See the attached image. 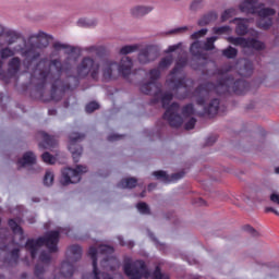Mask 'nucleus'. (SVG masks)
<instances>
[{"instance_id":"32","label":"nucleus","mask_w":279,"mask_h":279,"mask_svg":"<svg viewBox=\"0 0 279 279\" xmlns=\"http://www.w3.org/2000/svg\"><path fill=\"white\" fill-rule=\"evenodd\" d=\"M171 64H173V56H167L160 60V62L158 64V69L160 71H165V70L169 69V66H171Z\"/></svg>"},{"instance_id":"35","label":"nucleus","mask_w":279,"mask_h":279,"mask_svg":"<svg viewBox=\"0 0 279 279\" xmlns=\"http://www.w3.org/2000/svg\"><path fill=\"white\" fill-rule=\"evenodd\" d=\"M204 0H192L190 3V10L191 12H199V10H204Z\"/></svg>"},{"instance_id":"5","label":"nucleus","mask_w":279,"mask_h":279,"mask_svg":"<svg viewBox=\"0 0 279 279\" xmlns=\"http://www.w3.org/2000/svg\"><path fill=\"white\" fill-rule=\"evenodd\" d=\"M186 62H189L186 57L180 58L177 62V65L167 78L169 88L177 93L179 99L189 97V93H191L189 84H193V81L189 78L185 80L184 77L180 76V69H182V66H186Z\"/></svg>"},{"instance_id":"26","label":"nucleus","mask_w":279,"mask_h":279,"mask_svg":"<svg viewBox=\"0 0 279 279\" xmlns=\"http://www.w3.org/2000/svg\"><path fill=\"white\" fill-rule=\"evenodd\" d=\"M219 112V99H213L207 107L204 108L203 113H198L199 116L202 114H208L209 117L217 114Z\"/></svg>"},{"instance_id":"44","label":"nucleus","mask_w":279,"mask_h":279,"mask_svg":"<svg viewBox=\"0 0 279 279\" xmlns=\"http://www.w3.org/2000/svg\"><path fill=\"white\" fill-rule=\"evenodd\" d=\"M236 14V10L234 9H228L226 10L221 15V21H228V19H232Z\"/></svg>"},{"instance_id":"52","label":"nucleus","mask_w":279,"mask_h":279,"mask_svg":"<svg viewBox=\"0 0 279 279\" xmlns=\"http://www.w3.org/2000/svg\"><path fill=\"white\" fill-rule=\"evenodd\" d=\"M19 260V248L11 252V263H16Z\"/></svg>"},{"instance_id":"2","label":"nucleus","mask_w":279,"mask_h":279,"mask_svg":"<svg viewBox=\"0 0 279 279\" xmlns=\"http://www.w3.org/2000/svg\"><path fill=\"white\" fill-rule=\"evenodd\" d=\"M248 88L247 82L244 80L234 81V78H222L217 85L213 83L201 84L194 92V97H196V102L198 106H204L206 99H208V93L216 90L218 95H223V93H235V95H245Z\"/></svg>"},{"instance_id":"10","label":"nucleus","mask_w":279,"mask_h":279,"mask_svg":"<svg viewBox=\"0 0 279 279\" xmlns=\"http://www.w3.org/2000/svg\"><path fill=\"white\" fill-rule=\"evenodd\" d=\"M228 43L234 45L235 47H241L245 53L254 49L255 51H263L265 45L255 38L245 39L243 37H228Z\"/></svg>"},{"instance_id":"21","label":"nucleus","mask_w":279,"mask_h":279,"mask_svg":"<svg viewBox=\"0 0 279 279\" xmlns=\"http://www.w3.org/2000/svg\"><path fill=\"white\" fill-rule=\"evenodd\" d=\"M132 66H133L132 58L124 56L121 58V61L118 65V71L124 76L130 75V73H132Z\"/></svg>"},{"instance_id":"55","label":"nucleus","mask_w":279,"mask_h":279,"mask_svg":"<svg viewBox=\"0 0 279 279\" xmlns=\"http://www.w3.org/2000/svg\"><path fill=\"white\" fill-rule=\"evenodd\" d=\"M120 138H123V135H110L108 141H119Z\"/></svg>"},{"instance_id":"41","label":"nucleus","mask_w":279,"mask_h":279,"mask_svg":"<svg viewBox=\"0 0 279 279\" xmlns=\"http://www.w3.org/2000/svg\"><path fill=\"white\" fill-rule=\"evenodd\" d=\"M252 71H254V65H252V62L246 61L244 64V72H242L241 74L244 77H250V75H252Z\"/></svg>"},{"instance_id":"62","label":"nucleus","mask_w":279,"mask_h":279,"mask_svg":"<svg viewBox=\"0 0 279 279\" xmlns=\"http://www.w3.org/2000/svg\"><path fill=\"white\" fill-rule=\"evenodd\" d=\"M3 68V61L0 60V71Z\"/></svg>"},{"instance_id":"1","label":"nucleus","mask_w":279,"mask_h":279,"mask_svg":"<svg viewBox=\"0 0 279 279\" xmlns=\"http://www.w3.org/2000/svg\"><path fill=\"white\" fill-rule=\"evenodd\" d=\"M49 40H53V37L43 31H39L36 34L28 36L27 41L24 44V47L17 45L13 48L7 45V47L0 50V58L2 60H8L21 53L22 58H25L27 62H34L40 58V51L38 49H47L49 47Z\"/></svg>"},{"instance_id":"43","label":"nucleus","mask_w":279,"mask_h":279,"mask_svg":"<svg viewBox=\"0 0 279 279\" xmlns=\"http://www.w3.org/2000/svg\"><path fill=\"white\" fill-rule=\"evenodd\" d=\"M208 34V28H203L201 31L195 32L191 35L192 40H197V38H204Z\"/></svg>"},{"instance_id":"49","label":"nucleus","mask_w":279,"mask_h":279,"mask_svg":"<svg viewBox=\"0 0 279 279\" xmlns=\"http://www.w3.org/2000/svg\"><path fill=\"white\" fill-rule=\"evenodd\" d=\"M197 123V120L195 118H191L186 123H185V130H193L195 128V124Z\"/></svg>"},{"instance_id":"23","label":"nucleus","mask_w":279,"mask_h":279,"mask_svg":"<svg viewBox=\"0 0 279 279\" xmlns=\"http://www.w3.org/2000/svg\"><path fill=\"white\" fill-rule=\"evenodd\" d=\"M190 51L194 58L198 60H206V54H204V46H202V41H194L191 45Z\"/></svg>"},{"instance_id":"34","label":"nucleus","mask_w":279,"mask_h":279,"mask_svg":"<svg viewBox=\"0 0 279 279\" xmlns=\"http://www.w3.org/2000/svg\"><path fill=\"white\" fill-rule=\"evenodd\" d=\"M53 49L54 51H66V53H73V48L69 44L56 41L53 44Z\"/></svg>"},{"instance_id":"60","label":"nucleus","mask_w":279,"mask_h":279,"mask_svg":"<svg viewBox=\"0 0 279 279\" xmlns=\"http://www.w3.org/2000/svg\"><path fill=\"white\" fill-rule=\"evenodd\" d=\"M156 185H154V184H149L148 185V191H151V189H154Z\"/></svg>"},{"instance_id":"50","label":"nucleus","mask_w":279,"mask_h":279,"mask_svg":"<svg viewBox=\"0 0 279 279\" xmlns=\"http://www.w3.org/2000/svg\"><path fill=\"white\" fill-rule=\"evenodd\" d=\"M187 29H189V26H182V27L170 31L169 34H185Z\"/></svg>"},{"instance_id":"20","label":"nucleus","mask_w":279,"mask_h":279,"mask_svg":"<svg viewBox=\"0 0 279 279\" xmlns=\"http://www.w3.org/2000/svg\"><path fill=\"white\" fill-rule=\"evenodd\" d=\"M38 136L43 138V142L39 143V147H43L44 149H50V147H56L58 145V140L44 131H40Z\"/></svg>"},{"instance_id":"25","label":"nucleus","mask_w":279,"mask_h":279,"mask_svg":"<svg viewBox=\"0 0 279 279\" xmlns=\"http://www.w3.org/2000/svg\"><path fill=\"white\" fill-rule=\"evenodd\" d=\"M69 260L71 263H77L82 258V247L80 245H72L68 250Z\"/></svg>"},{"instance_id":"38","label":"nucleus","mask_w":279,"mask_h":279,"mask_svg":"<svg viewBox=\"0 0 279 279\" xmlns=\"http://www.w3.org/2000/svg\"><path fill=\"white\" fill-rule=\"evenodd\" d=\"M136 208L142 215H151V210L149 209V205H147V203H138Z\"/></svg>"},{"instance_id":"64","label":"nucleus","mask_w":279,"mask_h":279,"mask_svg":"<svg viewBox=\"0 0 279 279\" xmlns=\"http://www.w3.org/2000/svg\"><path fill=\"white\" fill-rule=\"evenodd\" d=\"M275 172H276V173H279V167L275 169Z\"/></svg>"},{"instance_id":"33","label":"nucleus","mask_w":279,"mask_h":279,"mask_svg":"<svg viewBox=\"0 0 279 279\" xmlns=\"http://www.w3.org/2000/svg\"><path fill=\"white\" fill-rule=\"evenodd\" d=\"M238 21L240 22L238 23L235 32L239 34V36H245V34H247V20L243 19Z\"/></svg>"},{"instance_id":"61","label":"nucleus","mask_w":279,"mask_h":279,"mask_svg":"<svg viewBox=\"0 0 279 279\" xmlns=\"http://www.w3.org/2000/svg\"><path fill=\"white\" fill-rule=\"evenodd\" d=\"M49 114H56V110H49Z\"/></svg>"},{"instance_id":"47","label":"nucleus","mask_w":279,"mask_h":279,"mask_svg":"<svg viewBox=\"0 0 279 279\" xmlns=\"http://www.w3.org/2000/svg\"><path fill=\"white\" fill-rule=\"evenodd\" d=\"M230 26L215 27L214 34H228Z\"/></svg>"},{"instance_id":"48","label":"nucleus","mask_w":279,"mask_h":279,"mask_svg":"<svg viewBox=\"0 0 279 279\" xmlns=\"http://www.w3.org/2000/svg\"><path fill=\"white\" fill-rule=\"evenodd\" d=\"M39 260L41 263H50L51 260V255H49V253L47 252H41L40 256H39Z\"/></svg>"},{"instance_id":"27","label":"nucleus","mask_w":279,"mask_h":279,"mask_svg":"<svg viewBox=\"0 0 279 279\" xmlns=\"http://www.w3.org/2000/svg\"><path fill=\"white\" fill-rule=\"evenodd\" d=\"M138 184V180L134 177L122 179L118 184L119 189H135Z\"/></svg>"},{"instance_id":"4","label":"nucleus","mask_w":279,"mask_h":279,"mask_svg":"<svg viewBox=\"0 0 279 279\" xmlns=\"http://www.w3.org/2000/svg\"><path fill=\"white\" fill-rule=\"evenodd\" d=\"M146 77L149 82L142 84L141 92L144 95H154L157 101L161 100L162 108H167L173 99V94L169 92L162 93V89L159 87L158 83H156L160 80V69L154 68L149 70Z\"/></svg>"},{"instance_id":"15","label":"nucleus","mask_w":279,"mask_h":279,"mask_svg":"<svg viewBox=\"0 0 279 279\" xmlns=\"http://www.w3.org/2000/svg\"><path fill=\"white\" fill-rule=\"evenodd\" d=\"M158 58V49L155 46H146L137 54L140 64H149Z\"/></svg>"},{"instance_id":"14","label":"nucleus","mask_w":279,"mask_h":279,"mask_svg":"<svg viewBox=\"0 0 279 279\" xmlns=\"http://www.w3.org/2000/svg\"><path fill=\"white\" fill-rule=\"evenodd\" d=\"M19 38H21V34L0 25V47L12 46Z\"/></svg>"},{"instance_id":"63","label":"nucleus","mask_w":279,"mask_h":279,"mask_svg":"<svg viewBox=\"0 0 279 279\" xmlns=\"http://www.w3.org/2000/svg\"><path fill=\"white\" fill-rule=\"evenodd\" d=\"M0 232H1V233H3V232H8V230H5V229H1V230H0Z\"/></svg>"},{"instance_id":"31","label":"nucleus","mask_w":279,"mask_h":279,"mask_svg":"<svg viewBox=\"0 0 279 279\" xmlns=\"http://www.w3.org/2000/svg\"><path fill=\"white\" fill-rule=\"evenodd\" d=\"M138 49H141V46L138 44L126 45V46H123L119 50V53H120V56H128L130 53H136V51H138Z\"/></svg>"},{"instance_id":"18","label":"nucleus","mask_w":279,"mask_h":279,"mask_svg":"<svg viewBox=\"0 0 279 279\" xmlns=\"http://www.w3.org/2000/svg\"><path fill=\"white\" fill-rule=\"evenodd\" d=\"M75 271V267L70 262H63L59 269V275L54 276V279L71 278Z\"/></svg>"},{"instance_id":"39","label":"nucleus","mask_w":279,"mask_h":279,"mask_svg":"<svg viewBox=\"0 0 279 279\" xmlns=\"http://www.w3.org/2000/svg\"><path fill=\"white\" fill-rule=\"evenodd\" d=\"M183 117H193L195 114V108H193V104H189L182 109Z\"/></svg>"},{"instance_id":"9","label":"nucleus","mask_w":279,"mask_h":279,"mask_svg":"<svg viewBox=\"0 0 279 279\" xmlns=\"http://www.w3.org/2000/svg\"><path fill=\"white\" fill-rule=\"evenodd\" d=\"M101 65L95 59L90 57H84L76 68V77L78 80H84L90 75L93 80L99 77V71Z\"/></svg>"},{"instance_id":"56","label":"nucleus","mask_w":279,"mask_h":279,"mask_svg":"<svg viewBox=\"0 0 279 279\" xmlns=\"http://www.w3.org/2000/svg\"><path fill=\"white\" fill-rule=\"evenodd\" d=\"M87 51L89 53H98L99 52V48L95 47V46H92L87 49Z\"/></svg>"},{"instance_id":"51","label":"nucleus","mask_w":279,"mask_h":279,"mask_svg":"<svg viewBox=\"0 0 279 279\" xmlns=\"http://www.w3.org/2000/svg\"><path fill=\"white\" fill-rule=\"evenodd\" d=\"M270 202L279 206V194L277 192H274L272 194H270Z\"/></svg>"},{"instance_id":"28","label":"nucleus","mask_w":279,"mask_h":279,"mask_svg":"<svg viewBox=\"0 0 279 279\" xmlns=\"http://www.w3.org/2000/svg\"><path fill=\"white\" fill-rule=\"evenodd\" d=\"M213 21H217V13H207L198 20L197 25L199 27H206V25H209Z\"/></svg>"},{"instance_id":"13","label":"nucleus","mask_w":279,"mask_h":279,"mask_svg":"<svg viewBox=\"0 0 279 279\" xmlns=\"http://www.w3.org/2000/svg\"><path fill=\"white\" fill-rule=\"evenodd\" d=\"M163 119L171 125V128H180L184 120L180 116V105L178 102H173L163 114Z\"/></svg>"},{"instance_id":"54","label":"nucleus","mask_w":279,"mask_h":279,"mask_svg":"<svg viewBox=\"0 0 279 279\" xmlns=\"http://www.w3.org/2000/svg\"><path fill=\"white\" fill-rule=\"evenodd\" d=\"M265 213H274L277 217H279V211L275 209L274 207H266Z\"/></svg>"},{"instance_id":"45","label":"nucleus","mask_w":279,"mask_h":279,"mask_svg":"<svg viewBox=\"0 0 279 279\" xmlns=\"http://www.w3.org/2000/svg\"><path fill=\"white\" fill-rule=\"evenodd\" d=\"M153 276L155 279H169V275H165V274L160 272L159 267H156Z\"/></svg>"},{"instance_id":"36","label":"nucleus","mask_w":279,"mask_h":279,"mask_svg":"<svg viewBox=\"0 0 279 279\" xmlns=\"http://www.w3.org/2000/svg\"><path fill=\"white\" fill-rule=\"evenodd\" d=\"M217 40V37H208L206 41L204 43L203 50L204 51H213L215 49V43Z\"/></svg>"},{"instance_id":"57","label":"nucleus","mask_w":279,"mask_h":279,"mask_svg":"<svg viewBox=\"0 0 279 279\" xmlns=\"http://www.w3.org/2000/svg\"><path fill=\"white\" fill-rule=\"evenodd\" d=\"M78 25H81V27H86V25H88V23L86 22V20L81 19V20H78Z\"/></svg>"},{"instance_id":"40","label":"nucleus","mask_w":279,"mask_h":279,"mask_svg":"<svg viewBox=\"0 0 279 279\" xmlns=\"http://www.w3.org/2000/svg\"><path fill=\"white\" fill-rule=\"evenodd\" d=\"M41 159L46 165H56V157L47 151L41 155Z\"/></svg>"},{"instance_id":"19","label":"nucleus","mask_w":279,"mask_h":279,"mask_svg":"<svg viewBox=\"0 0 279 279\" xmlns=\"http://www.w3.org/2000/svg\"><path fill=\"white\" fill-rule=\"evenodd\" d=\"M118 64L112 60H105L102 62V77L104 80H112V74L117 71Z\"/></svg>"},{"instance_id":"8","label":"nucleus","mask_w":279,"mask_h":279,"mask_svg":"<svg viewBox=\"0 0 279 279\" xmlns=\"http://www.w3.org/2000/svg\"><path fill=\"white\" fill-rule=\"evenodd\" d=\"M60 242L59 231H49L44 236L37 240H28L26 242L25 248L31 252L32 258H36L38 250L46 245L50 253L58 252V243Z\"/></svg>"},{"instance_id":"7","label":"nucleus","mask_w":279,"mask_h":279,"mask_svg":"<svg viewBox=\"0 0 279 279\" xmlns=\"http://www.w3.org/2000/svg\"><path fill=\"white\" fill-rule=\"evenodd\" d=\"M62 71V63L60 60L54 59L49 61V59H41L35 66L32 73V82L37 84H45L48 80H51L56 73Z\"/></svg>"},{"instance_id":"53","label":"nucleus","mask_w":279,"mask_h":279,"mask_svg":"<svg viewBox=\"0 0 279 279\" xmlns=\"http://www.w3.org/2000/svg\"><path fill=\"white\" fill-rule=\"evenodd\" d=\"M178 49H180V44L169 46V48L167 49V53H173V51H178Z\"/></svg>"},{"instance_id":"24","label":"nucleus","mask_w":279,"mask_h":279,"mask_svg":"<svg viewBox=\"0 0 279 279\" xmlns=\"http://www.w3.org/2000/svg\"><path fill=\"white\" fill-rule=\"evenodd\" d=\"M19 167H32L36 165V155L33 151H26L17 161Z\"/></svg>"},{"instance_id":"3","label":"nucleus","mask_w":279,"mask_h":279,"mask_svg":"<svg viewBox=\"0 0 279 279\" xmlns=\"http://www.w3.org/2000/svg\"><path fill=\"white\" fill-rule=\"evenodd\" d=\"M113 253H114V248L108 245H100L98 246V248H95V246L89 247L88 256L93 260L92 279H112L110 275L99 271V268H97V257L104 256L101 260V267H104V269L109 268L112 271L117 269V267H119V260L110 256V254H113Z\"/></svg>"},{"instance_id":"58","label":"nucleus","mask_w":279,"mask_h":279,"mask_svg":"<svg viewBox=\"0 0 279 279\" xmlns=\"http://www.w3.org/2000/svg\"><path fill=\"white\" fill-rule=\"evenodd\" d=\"M245 229L251 232V234H256V230L250 226H246Z\"/></svg>"},{"instance_id":"30","label":"nucleus","mask_w":279,"mask_h":279,"mask_svg":"<svg viewBox=\"0 0 279 279\" xmlns=\"http://www.w3.org/2000/svg\"><path fill=\"white\" fill-rule=\"evenodd\" d=\"M267 269L269 272L266 275V278L269 279H278L279 277V265L276 263H268L266 264Z\"/></svg>"},{"instance_id":"42","label":"nucleus","mask_w":279,"mask_h":279,"mask_svg":"<svg viewBox=\"0 0 279 279\" xmlns=\"http://www.w3.org/2000/svg\"><path fill=\"white\" fill-rule=\"evenodd\" d=\"M44 184L46 186H51L53 184V172L47 171L44 178Z\"/></svg>"},{"instance_id":"11","label":"nucleus","mask_w":279,"mask_h":279,"mask_svg":"<svg viewBox=\"0 0 279 279\" xmlns=\"http://www.w3.org/2000/svg\"><path fill=\"white\" fill-rule=\"evenodd\" d=\"M87 171L88 168L82 165L76 166V169L65 168L62 171L61 184H63L64 186L69 184H77V182L82 180V173H86Z\"/></svg>"},{"instance_id":"46","label":"nucleus","mask_w":279,"mask_h":279,"mask_svg":"<svg viewBox=\"0 0 279 279\" xmlns=\"http://www.w3.org/2000/svg\"><path fill=\"white\" fill-rule=\"evenodd\" d=\"M95 110H99V104L93 101L86 106V112L90 113V112H95Z\"/></svg>"},{"instance_id":"29","label":"nucleus","mask_w":279,"mask_h":279,"mask_svg":"<svg viewBox=\"0 0 279 279\" xmlns=\"http://www.w3.org/2000/svg\"><path fill=\"white\" fill-rule=\"evenodd\" d=\"M21 69V59L19 57H14L9 61V73L10 75H16L19 70Z\"/></svg>"},{"instance_id":"12","label":"nucleus","mask_w":279,"mask_h":279,"mask_svg":"<svg viewBox=\"0 0 279 279\" xmlns=\"http://www.w3.org/2000/svg\"><path fill=\"white\" fill-rule=\"evenodd\" d=\"M86 135L82 133H71L69 135V146L68 149L72 154V158L74 162H80V158H82V154H84V148L78 144L81 141H84Z\"/></svg>"},{"instance_id":"16","label":"nucleus","mask_w":279,"mask_h":279,"mask_svg":"<svg viewBox=\"0 0 279 279\" xmlns=\"http://www.w3.org/2000/svg\"><path fill=\"white\" fill-rule=\"evenodd\" d=\"M184 171L181 172H177L174 174H172L171 177H169V174H167V172L162 171V170H158L153 172V175L156 178V180H161V182H178V180H182V178L184 177Z\"/></svg>"},{"instance_id":"22","label":"nucleus","mask_w":279,"mask_h":279,"mask_svg":"<svg viewBox=\"0 0 279 279\" xmlns=\"http://www.w3.org/2000/svg\"><path fill=\"white\" fill-rule=\"evenodd\" d=\"M9 226L14 234L13 241H23L25 239V235L23 234V228L19 226V222L14 219L9 220Z\"/></svg>"},{"instance_id":"59","label":"nucleus","mask_w":279,"mask_h":279,"mask_svg":"<svg viewBox=\"0 0 279 279\" xmlns=\"http://www.w3.org/2000/svg\"><path fill=\"white\" fill-rule=\"evenodd\" d=\"M215 141H217V138L209 137L208 141H207V145H213L215 143Z\"/></svg>"},{"instance_id":"17","label":"nucleus","mask_w":279,"mask_h":279,"mask_svg":"<svg viewBox=\"0 0 279 279\" xmlns=\"http://www.w3.org/2000/svg\"><path fill=\"white\" fill-rule=\"evenodd\" d=\"M151 12H154V7L151 5H135L130 9V14L133 19H143V16H147Z\"/></svg>"},{"instance_id":"6","label":"nucleus","mask_w":279,"mask_h":279,"mask_svg":"<svg viewBox=\"0 0 279 279\" xmlns=\"http://www.w3.org/2000/svg\"><path fill=\"white\" fill-rule=\"evenodd\" d=\"M263 5L264 4H258V0H244L240 4V10L246 14H257L259 16L257 27H259V29H269V26L274 23L269 16H274L276 10L271 8H263Z\"/></svg>"},{"instance_id":"37","label":"nucleus","mask_w":279,"mask_h":279,"mask_svg":"<svg viewBox=\"0 0 279 279\" xmlns=\"http://www.w3.org/2000/svg\"><path fill=\"white\" fill-rule=\"evenodd\" d=\"M238 53H239V50H236L235 48H232V46L222 50V56H225V58H229V59L236 58Z\"/></svg>"}]
</instances>
